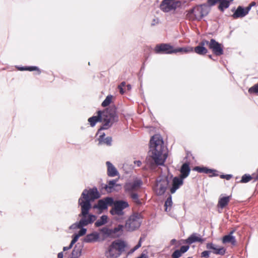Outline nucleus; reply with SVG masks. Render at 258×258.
Instances as JSON below:
<instances>
[{"instance_id": "52", "label": "nucleus", "mask_w": 258, "mask_h": 258, "mask_svg": "<svg viewBox=\"0 0 258 258\" xmlns=\"http://www.w3.org/2000/svg\"><path fill=\"white\" fill-rule=\"evenodd\" d=\"M72 247H73V245L70 243L69 246H64V247H63V251H66V250H69L71 248H72Z\"/></svg>"}, {"instance_id": "43", "label": "nucleus", "mask_w": 258, "mask_h": 258, "mask_svg": "<svg viewBox=\"0 0 258 258\" xmlns=\"http://www.w3.org/2000/svg\"><path fill=\"white\" fill-rule=\"evenodd\" d=\"M82 227H83L82 226H81L80 224V221L79 222H76L75 223L73 224L72 225L70 226V229H75L77 228H81Z\"/></svg>"}, {"instance_id": "56", "label": "nucleus", "mask_w": 258, "mask_h": 258, "mask_svg": "<svg viewBox=\"0 0 258 258\" xmlns=\"http://www.w3.org/2000/svg\"><path fill=\"white\" fill-rule=\"evenodd\" d=\"M137 258H147V255L145 253H142L141 255H140Z\"/></svg>"}, {"instance_id": "22", "label": "nucleus", "mask_w": 258, "mask_h": 258, "mask_svg": "<svg viewBox=\"0 0 258 258\" xmlns=\"http://www.w3.org/2000/svg\"><path fill=\"white\" fill-rule=\"evenodd\" d=\"M108 175L114 177L117 175L118 172L115 167L109 161L106 162Z\"/></svg>"}, {"instance_id": "49", "label": "nucleus", "mask_w": 258, "mask_h": 258, "mask_svg": "<svg viewBox=\"0 0 258 258\" xmlns=\"http://www.w3.org/2000/svg\"><path fill=\"white\" fill-rule=\"evenodd\" d=\"M219 0H208V4L212 6L215 5Z\"/></svg>"}, {"instance_id": "30", "label": "nucleus", "mask_w": 258, "mask_h": 258, "mask_svg": "<svg viewBox=\"0 0 258 258\" xmlns=\"http://www.w3.org/2000/svg\"><path fill=\"white\" fill-rule=\"evenodd\" d=\"M199 11L202 13V18L207 15L210 11L209 7L206 4H203L199 6Z\"/></svg>"}, {"instance_id": "45", "label": "nucleus", "mask_w": 258, "mask_h": 258, "mask_svg": "<svg viewBox=\"0 0 258 258\" xmlns=\"http://www.w3.org/2000/svg\"><path fill=\"white\" fill-rule=\"evenodd\" d=\"M209 44H210V41H209L207 40L204 39L200 42L199 45L201 46L205 47V45H207L208 46V47H209Z\"/></svg>"}, {"instance_id": "46", "label": "nucleus", "mask_w": 258, "mask_h": 258, "mask_svg": "<svg viewBox=\"0 0 258 258\" xmlns=\"http://www.w3.org/2000/svg\"><path fill=\"white\" fill-rule=\"evenodd\" d=\"M189 248V246L188 245H183L182 246L180 249H179L182 253H184L186 252Z\"/></svg>"}, {"instance_id": "40", "label": "nucleus", "mask_w": 258, "mask_h": 258, "mask_svg": "<svg viewBox=\"0 0 258 258\" xmlns=\"http://www.w3.org/2000/svg\"><path fill=\"white\" fill-rule=\"evenodd\" d=\"M98 134H100L98 138V145H101V142L103 141V139L105 138V134L104 133H101L100 131H98Z\"/></svg>"}, {"instance_id": "32", "label": "nucleus", "mask_w": 258, "mask_h": 258, "mask_svg": "<svg viewBox=\"0 0 258 258\" xmlns=\"http://www.w3.org/2000/svg\"><path fill=\"white\" fill-rule=\"evenodd\" d=\"M194 51V48L190 46H187L185 47H179L174 49V53L177 52H183V53H188L192 52Z\"/></svg>"}, {"instance_id": "38", "label": "nucleus", "mask_w": 258, "mask_h": 258, "mask_svg": "<svg viewBox=\"0 0 258 258\" xmlns=\"http://www.w3.org/2000/svg\"><path fill=\"white\" fill-rule=\"evenodd\" d=\"M172 197L170 196L165 202L164 206L165 207V211H167L168 208H170L172 206Z\"/></svg>"}, {"instance_id": "31", "label": "nucleus", "mask_w": 258, "mask_h": 258, "mask_svg": "<svg viewBox=\"0 0 258 258\" xmlns=\"http://www.w3.org/2000/svg\"><path fill=\"white\" fill-rule=\"evenodd\" d=\"M194 51L199 55H204L208 52V49L203 46H201L199 45L194 48Z\"/></svg>"}, {"instance_id": "10", "label": "nucleus", "mask_w": 258, "mask_h": 258, "mask_svg": "<svg viewBox=\"0 0 258 258\" xmlns=\"http://www.w3.org/2000/svg\"><path fill=\"white\" fill-rule=\"evenodd\" d=\"M209 48L217 56L221 55L224 53L223 46L222 44L219 43L214 39L210 40Z\"/></svg>"}, {"instance_id": "62", "label": "nucleus", "mask_w": 258, "mask_h": 258, "mask_svg": "<svg viewBox=\"0 0 258 258\" xmlns=\"http://www.w3.org/2000/svg\"><path fill=\"white\" fill-rule=\"evenodd\" d=\"M233 233H234V231H232L230 232V233L229 234H231L232 235Z\"/></svg>"}, {"instance_id": "33", "label": "nucleus", "mask_w": 258, "mask_h": 258, "mask_svg": "<svg viewBox=\"0 0 258 258\" xmlns=\"http://www.w3.org/2000/svg\"><path fill=\"white\" fill-rule=\"evenodd\" d=\"M108 217L106 215H102L95 223L96 227H100L107 223Z\"/></svg>"}, {"instance_id": "60", "label": "nucleus", "mask_w": 258, "mask_h": 258, "mask_svg": "<svg viewBox=\"0 0 258 258\" xmlns=\"http://www.w3.org/2000/svg\"><path fill=\"white\" fill-rule=\"evenodd\" d=\"M127 87L128 88V89H131V85H127Z\"/></svg>"}, {"instance_id": "9", "label": "nucleus", "mask_w": 258, "mask_h": 258, "mask_svg": "<svg viewBox=\"0 0 258 258\" xmlns=\"http://www.w3.org/2000/svg\"><path fill=\"white\" fill-rule=\"evenodd\" d=\"M175 0H163L160 5V9L164 12H169L176 9L180 3Z\"/></svg>"}, {"instance_id": "23", "label": "nucleus", "mask_w": 258, "mask_h": 258, "mask_svg": "<svg viewBox=\"0 0 258 258\" xmlns=\"http://www.w3.org/2000/svg\"><path fill=\"white\" fill-rule=\"evenodd\" d=\"M82 246L81 245H76L73 250L70 258H78L82 253Z\"/></svg>"}, {"instance_id": "25", "label": "nucleus", "mask_w": 258, "mask_h": 258, "mask_svg": "<svg viewBox=\"0 0 258 258\" xmlns=\"http://www.w3.org/2000/svg\"><path fill=\"white\" fill-rule=\"evenodd\" d=\"M254 178L255 180L258 179V169L257 170V173L252 174V175L244 174L242 176L240 182L246 183L252 179Z\"/></svg>"}, {"instance_id": "59", "label": "nucleus", "mask_w": 258, "mask_h": 258, "mask_svg": "<svg viewBox=\"0 0 258 258\" xmlns=\"http://www.w3.org/2000/svg\"><path fill=\"white\" fill-rule=\"evenodd\" d=\"M125 85V83L124 82H122L119 86H121V87H124Z\"/></svg>"}, {"instance_id": "18", "label": "nucleus", "mask_w": 258, "mask_h": 258, "mask_svg": "<svg viewBox=\"0 0 258 258\" xmlns=\"http://www.w3.org/2000/svg\"><path fill=\"white\" fill-rule=\"evenodd\" d=\"M183 178L179 177H175L172 180V186L170 189L171 194H174L183 183Z\"/></svg>"}, {"instance_id": "14", "label": "nucleus", "mask_w": 258, "mask_h": 258, "mask_svg": "<svg viewBox=\"0 0 258 258\" xmlns=\"http://www.w3.org/2000/svg\"><path fill=\"white\" fill-rule=\"evenodd\" d=\"M206 247L208 249H212L213 253L216 254L224 255L225 253V249L221 246H219L212 243H208Z\"/></svg>"}, {"instance_id": "48", "label": "nucleus", "mask_w": 258, "mask_h": 258, "mask_svg": "<svg viewBox=\"0 0 258 258\" xmlns=\"http://www.w3.org/2000/svg\"><path fill=\"white\" fill-rule=\"evenodd\" d=\"M210 254V251H204L201 253L202 257H205V258H208L209 257Z\"/></svg>"}, {"instance_id": "16", "label": "nucleus", "mask_w": 258, "mask_h": 258, "mask_svg": "<svg viewBox=\"0 0 258 258\" xmlns=\"http://www.w3.org/2000/svg\"><path fill=\"white\" fill-rule=\"evenodd\" d=\"M113 203V200L111 198H106L104 200H100L96 207L100 210H105L107 208L108 205H111Z\"/></svg>"}, {"instance_id": "57", "label": "nucleus", "mask_w": 258, "mask_h": 258, "mask_svg": "<svg viewBox=\"0 0 258 258\" xmlns=\"http://www.w3.org/2000/svg\"><path fill=\"white\" fill-rule=\"evenodd\" d=\"M176 242V240L175 239H173L171 240L170 241V244L171 245H173V244H175Z\"/></svg>"}, {"instance_id": "17", "label": "nucleus", "mask_w": 258, "mask_h": 258, "mask_svg": "<svg viewBox=\"0 0 258 258\" xmlns=\"http://www.w3.org/2000/svg\"><path fill=\"white\" fill-rule=\"evenodd\" d=\"M204 241V239L202 238L200 234L197 233H192L190 236L188 237V238L185 240V243L188 244H190L197 242L202 243Z\"/></svg>"}, {"instance_id": "2", "label": "nucleus", "mask_w": 258, "mask_h": 258, "mask_svg": "<svg viewBox=\"0 0 258 258\" xmlns=\"http://www.w3.org/2000/svg\"><path fill=\"white\" fill-rule=\"evenodd\" d=\"M116 114L114 110L106 109L103 111H98L97 116H93L88 119L91 126H94L98 121H102L103 125L100 130H107L115 121Z\"/></svg>"}, {"instance_id": "1", "label": "nucleus", "mask_w": 258, "mask_h": 258, "mask_svg": "<svg viewBox=\"0 0 258 258\" xmlns=\"http://www.w3.org/2000/svg\"><path fill=\"white\" fill-rule=\"evenodd\" d=\"M150 151L151 153V157L156 165H164L168 154L160 135H155L151 139Z\"/></svg>"}, {"instance_id": "54", "label": "nucleus", "mask_w": 258, "mask_h": 258, "mask_svg": "<svg viewBox=\"0 0 258 258\" xmlns=\"http://www.w3.org/2000/svg\"><path fill=\"white\" fill-rule=\"evenodd\" d=\"M118 89H119V92L121 94H123L124 92L123 89L121 87V86H118Z\"/></svg>"}, {"instance_id": "63", "label": "nucleus", "mask_w": 258, "mask_h": 258, "mask_svg": "<svg viewBox=\"0 0 258 258\" xmlns=\"http://www.w3.org/2000/svg\"><path fill=\"white\" fill-rule=\"evenodd\" d=\"M187 258H192V257H188Z\"/></svg>"}, {"instance_id": "34", "label": "nucleus", "mask_w": 258, "mask_h": 258, "mask_svg": "<svg viewBox=\"0 0 258 258\" xmlns=\"http://www.w3.org/2000/svg\"><path fill=\"white\" fill-rule=\"evenodd\" d=\"M117 180H112L109 181L108 184H106L104 186V188L107 192H111L113 187L116 184Z\"/></svg>"}, {"instance_id": "11", "label": "nucleus", "mask_w": 258, "mask_h": 258, "mask_svg": "<svg viewBox=\"0 0 258 258\" xmlns=\"http://www.w3.org/2000/svg\"><path fill=\"white\" fill-rule=\"evenodd\" d=\"M174 49L171 45L163 43L157 45L155 48V51L157 53L171 54L174 53Z\"/></svg>"}, {"instance_id": "47", "label": "nucleus", "mask_w": 258, "mask_h": 258, "mask_svg": "<svg viewBox=\"0 0 258 258\" xmlns=\"http://www.w3.org/2000/svg\"><path fill=\"white\" fill-rule=\"evenodd\" d=\"M79 237V235H78L77 234H74L71 244L73 246V245L78 241Z\"/></svg>"}, {"instance_id": "41", "label": "nucleus", "mask_w": 258, "mask_h": 258, "mask_svg": "<svg viewBox=\"0 0 258 258\" xmlns=\"http://www.w3.org/2000/svg\"><path fill=\"white\" fill-rule=\"evenodd\" d=\"M182 253L181 251L179 250H176L174 251V252L172 254V258H179L182 255Z\"/></svg>"}, {"instance_id": "7", "label": "nucleus", "mask_w": 258, "mask_h": 258, "mask_svg": "<svg viewBox=\"0 0 258 258\" xmlns=\"http://www.w3.org/2000/svg\"><path fill=\"white\" fill-rule=\"evenodd\" d=\"M99 194L96 188H93L89 190L84 189L83 191L81 197L79 199V204L82 206L83 203L88 202L89 204L91 201L99 198Z\"/></svg>"}, {"instance_id": "12", "label": "nucleus", "mask_w": 258, "mask_h": 258, "mask_svg": "<svg viewBox=\"0 0 258 258\" xmlns=\"http://www.w3.org/2000/svg\"><path fill=\"white\" fill-rule=\"evenodd\" d=\"M142 184V181L141 179H136L133 182H130L125 183L124 189L125 191L129 194L135 192L136 191L140 189Z\"/></svg>"}, {"instance_id": "6", "label": "nucleus", "mask_w": 258, "mask_h": 258, "mask_svg": "<svg viewBox=\"0 0 258 258\" xmlns=\"http://www.w3.org/2000/svg\"><path fill=\"white\" fill-rule=\"evenodd\" d=\"M142 217L140 213H134L126 220L124 228L127 231H133L139 228L142 222Z\"/></svg>"}, {"instance_id": "42", "label": "nucleus", "mask_w": 258, "mask_h": 258, "mask_svg": "<svg viewBox=\"0 0 258 258\" xmlns=\"http://www.w3.org/2000/svg\"><path fill=\"white\" fill-rule=\"evenodd\" d=\"M250 93H258V83L249 88L248 90Z\"/></svg>"}, {"instance_id": "37", "label": "nucleus", "mask_w": 258, "mask_h": 258, "mask_svg": "<svg viewBox=\"0 0 258 258\" xmlns=\"http://www.w3.org/2000/svg\"><path fill=\"white\" fill-rule=\"evenodd\" d=\"M130 196L133 200V201L136 203L137 205H141L142 204L141 201L139 199L138 195L136 193H131L130 194Z\"/></svg>"}, {"instance_id": "53", "label": "nucleus", "mask_w": 258, "mask_h": 258, "mask_svg": "<svg viewBox=\"0 0 258 258\" xmlns=\"http://www.w3.org/2000/svg\"><path fill=\"white\" fill-rule=\"evenodd\" d=\"M134 163H135V164L137 165V166L138 167H140L141 165V164H142L141 161H140L139 160H138V161H134Z\"/></svg>"}, {"instance_id": "39", "label": "nucleus", "mask_w": 258, "mask_h": 258, "mask_svg": "<svg viewBox=\"0 0 258 258\" xmlns=\"http://www.w3.org/2000/svg\"><path fill=\"white\" fill-rule=\"evenodd\" d=\"M112 143V138L110 137H107L103 139V141L101 142V145L105 144L107 146H111Z\"/></svg>"}, {"instance_id": "51", "label": "nucleus", "mask_w": 258, "mask_h": 258, "mask_svg": "<svg viewBox=\"0 0 258 258\" xmlns=\"http://www.w3.org/2000/svg\"><path fill=\"white\" fill-rule=\"evenodd\" d=\"M141 246V242L140 241L138 244L137 245H136L134 247V248L133 249V251H134L135 250H136L137 249H138L139 247H140Z\"/></svg>"}, {"instance_id": "21", "label": "nucleus", "mask_w": 258, "mask_h": 258, "mask_svg": "<svg viewBox=\"0 0 258 258\" xmlns=\"http://www.w3.org/2000/svg\"><path fill=\"white\" fill-rule=\"evenodd\" d=\"M99 238V234L96 232L88 234L84 239L86 242H93L98 240Z\"/></svg>"}, {"instance_id": "20", "label": "nucleus", "mask_w": 258, "mask_h": 258, "mask_svg": "<svg viewBox=\"0 0 258 258\" xmlns=\"http://www.w3.org/2000/svg\"><path fill=\"white\" fill-rule=\"evenodd\" d=\"M190 169L188 163H184L181 167L180 172L181 173L180 177L184 179L189 174Z\"/></svg>"}, {"instance_id": "27", "label": "nucleus", "mask_w": 258, "mask_h": 258, "mask_svg": "<svg viewBox=\"0 0 258 258\" xmlns=\"http://www.w3.org/2000/svg\"><path fill=\"white\" fill-rule=\"evenodd\" d=\"M231 199V196L224 197L220 198L218 201V206L221 209L225 207L229 202Z\"/></svg>"}, {"instance_id": "61", "label": "nucleus", "mask_w": 258, "mask_h": 258, "mask_svg": "<svg viewBox=\"0 0 258 258\" xmlns=\"http://www.w3.org/2000/svg\"><path fill=\"white\" fill-rule=\"evenodd\" d=\"M209 57L212 59H213V58H212V55H209Z\"/></svg>"}, {"instance_id": "4", "label": "nucleus", "mask_w": 258, "mask_h": 258, "mask_svg": "<svg viewBox=\"0 0 258 258\" xmlns=\"http://www.w3.org/2000/svg\"><path fill=\"white\" fill-rule=\"evenodd\" d=\"M81 207V213L79 215V217H82L80 221V224L83 227L86 226L89 224L92 223L96 218L95 215L88 214L89 210L91 208V204L88 202L83 203Z\"/></svg>"}, {"instance_id": "44", "label": "nucleus", "mask_w": 258, "mask_h": 258, "mask_svg": "<svg viewBox=\"0 0 258 258\" xmlns=\"http://www.w3.org/2000/svg\"><path fill=\"white\" fill-rule=\"evenodd\" d=\"M87 229L84 228H81L80 230L79 231V232L77 234L78 235H79V237L82 236L84 235H85L86 233Z\"/></svg>"}, {"instance_id": "55", "label": "nucleus", "mask_w": 258, "mask_h": 258, "mask_svg": "<svg viewBox=\"0 0 258 258\" xmlns=\"http://www.w3.org/2000/svg\"><path fill=\"white\" fill-rule=\"evenodd\" d=\"M57 258H63V252H60L57 254Z\"/></svg>"}, {"instance_id": "19", "label": "nucleus", "mask_w": 258, "mask_h": 258, "mask_svg": "<svg viewBox=\"0 0 258 258\" xmlns=\"http://www.w3.org/2000/svg\"><path fill=\"white\" fill-rule=\"evenodd\" d=\"M194 170L200 173H205L207 174H209L210 176H217L218 175V174L217 173V170L208 169L206 167H201L197 166L194 168Z\"/></svg>"}, {"instance_id": "8", "label": "nucleus", "mask_w": 258, "mask_h": 258, "mask_svg": "<svg viewBox=\"0 0 258 258\" xmlns=\"http://www.w3.org/2000/svg\"><path fill=\"white\" fill-rule=\"evenodd\" d=\"M168 180L166 178H158L157 179L154 190L158 195H162L165 192L168 185Z\"/></svg>"}, {"instance_id": "58", "label": "nucleus", "mask_w": 258, "mask_h": 258, "mask_svg": "<svg viewBox=\"0 0 258 258\" xmlns=\"http://www.w3.org/2000/svg\"><path fill=\"white\" fill-rule=\"evenodd\" d=\"M255 5V2H252L249 6H248L247 7H250V10L251 9V8L252 7V6H254Z\"/></svg>"}, {"instance_id": "15", "label": "nucleus", "mask_w": 258, "mask_h": 258, "mask_svg": "<svg viewBox=\"0 0 258 258\" xmlns=\"http://www.w3.org/2000/svg\"><path fill=\"white\" fill-rule=\"evenodd\" d=\"M249 11L250 7L243 8L241 6H239L232 15V17L234 19L244 17L248 13Z\"/></svg>"}, {"instance_id": "35", "label": "nucleus", "mask_w": 258, "mask_h": 258, "mask_svg": "<svg viewBox=\"0 0 258 258\" xmlns=\"http://www.w3.org/2000/svg\"><path fill=\"white\" fill-rule=\"evenodd\" d=\"M18 70L20 71H37L38 74H39L40 73V71L38 67H18Z\"/></svg>"}, {"instance_id": "5", "label": "nucleus", "mask_w": 258, "mask_h": 258, "mask_svg": "<svg viewBox=\"0 0 258 258\" xmlns=\"http://www.w3.org/2000/svg\"><path fill=\"white\" fill-rule=\"evenodd\" d=\"M128 207V204L126 202L123 201H117L114 203L113 208L110 210V212L114 216V219L121 222L125 218V215L123 210Z\"/></svg>"}, {"instance_id": "29", "label": "nucleus", "mask_w": 258, "mask_h": 258, "mask_svg": "<svg viewBox=\"0 0 258 258\" xmlns=\"http://www.w3.org/2000/svg\"><path fill=\"white\" fill-rule=\"evenodd\" d=\"M220 4L219 6V9L221 11L224 10L229 7L230 3L231 2L229 0H219Z\"/></svg>"}, {"instance_id": "3", "label": "nucleus", "mask_w": 258, "mask_h": 258, "mask_svg": "<svg viewBox=\"0 0 258 258\" xmlns=\"http://www.w3.org/2000/svg\"><path fill=\"white\" fill-rule=\"evenodd\" d=\"M126 246V244L124 241L121 239L115 240L108 246L105 255L107 258H117L125 251Z\"/></svg>"}, {"instance_id": "28", "label": "nucleus", "mask_w": 258, "mask_h": 258, "mask_svg": "<svg viewBox=\"0 0 258 258\" xmlns=\"http://www.w3.org/2000/svg\"><path fill=\"white\" fill-rule=\"evenodd\" d=\"M100 231L102 233L105 238L113 237L112 229L105 227L100 229Z\"/></svg>"}, {"instance_id": "13", "label": "nucleus", "mask_w": 258, "mask_h": 258, "mask_svg": "<svg viewBox=\"0 0 258 258\" xmlns=\"http://www.w3.org/2000/svg\"><path fill=\"white\" fill-rule=\"evenodd\" d=\"M199 6L196 7L189 11L187 14V17L190 19L194 20L195 19L200 20L202 18V13L199 11Z\"/></svg>"}, {"instance_id": "26", "label": "nucleus", "mask_w": 258, "mask_h": 258, "mask_svg": "<svg viewBox=\"0 0 258 258\" xmlns=\"http://www.w3.org/2000/svg\"><path fill=\"white\" fill-rule=\"evenodd\" d=\"M222 242L224 244L230 243L233 245H235L236 243L235 237L231 234H228L224 236L222 239Z\"/></svg>"}, {"instance_id": "36", "label": "nucleus", "mask_w": 258, "mask_h": 258, "mask_svg": "<svg viewBox=\"0 0 258 258\" xmlns=\"http://www.w3.org/2000/svg\"><path fill=\"white\" fill-rule=\"evenodd\" d=\"M113 97V96L111 95H108L102 103V106L103 107H106L108 106L111 103Z\"/></svg>"}, {"instance_id": "24", "label": "nucleus", "mask_w": 258, "mask_h": 258, "mask_svg": "<svg viewBox=\"0 0 258 258\" xmlns=\"http://www.w3.org/2000/svg\"><path fill=\"white\" fill-rule=\"evenodd\" d=\"M124 229V226L122 225H118L112 229L113 236L117 237L120 236L123 234Z\"/></svg>"}, {"instance_id": "50", "label": "nucleus", "mask_w": 258, "mask_h": 258, "mask_svg": "<svg viewBox=\"0 0 258 258\" xmlns=\"http://www.w3.org/2000/svg\"><path fill=\"white\" fill-rule=\"evenodd\" d=\"M220 177L221 178H225L227 180H229L232 177V175L231 174L221 175Z\"/></svg>"}]
</instances>
